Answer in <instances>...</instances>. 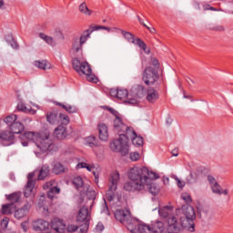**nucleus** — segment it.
<instances>
[{"instance_id": "9d476101", "label": "nucleus", "mask_w": 233, "mask_h": 233, "mask_svg": "<svg viewBox=\"0 0 233 233\" xmlns=\"http://www.w3.org/2000/svg\"><path fill=\"white\" fill-rule=\"evenodd\" d=\"M147 224L139 221V219L130 217V218L124 224V227L129 230L131 233H143L141 231V227H146Z\"/></svg>"}, {"instance_id": "4c0bfd02", "label": "nucleus", "mask_w": 233, "mask_h": 233, "mask_svg": "<svg viewBox=\"0 0 233 233\" xmlns=\"http://www.w3.org/2000/svg\"><path fill=\"white\" fill-rule=\"evenodd\" d=\"M40 39H43V41H46L47 45H50L51 46H56V42H54V38L51 36L46 35L44 33L39 34Z\"/></svg>"}, {"instance_id": "bb28decb", "label": "nucleus", "mask_w": 233, "mask_h": 233, "mask_svg": "<svg viewBox=\"0 0 233 233\" xmlns=\"http://www.w3.org/2000/svg\"><path fill=\"white\" fill-rule=\"evenodd\" d=\"M34 66H36V68H39V70H49L50 62L46 60H36L34 62Z\"/></svg>"}, {"instance_id": "1a4fd4ad", "label": "nucleus", "mask_w": 233, "mask_h": 233, "mask_svg": "<svg viewBox=\"0 0 233 233\" xmlns=\"http://www.w3.org/2000/svg\"><path fill=\"white\" fill-rule=\"evenodd\" d=\"M140 230L142 233H167L165 224L161 221L153 222L151 226L146 224L140 227Z\"/></svg>"}, {"instance_id": "8fccbe9b", "label": "nucleus", "mask_w": 233, "mask_h": 233, "mask_svg": "<svg viewBox=\"0 0 233 233\" xmlns=\"http://www.w3.org/2000/svg\"><path fill=\"white\" fill-rule=\"evenodd\" d=\"M79 229V226L76 225V224H69L66 228V231L69 233L72 232H76V230Z\"/></svg>"}, {"instance_id": "4468645a", "label": "nucleus", "mask_w": 233, "mask_h": 233, "mask_svg": "<svg viewBox=\"0 0 233 233\" xmlns=\"http://www.w3.org/2000/svg\"><path fill=\"white\" fill-rule=\"evenodd\" d=\"M0 143L3 147H10L15 143V135L11 130L0 132Z\"/></svg>"}, {"instance_id": "cd10ccee", "label": "nucleus", "mask_w": 233, "mask_h": 233, "mask_svg": "<svg viewBox=\"0 0 233 233\" xmlns=\"http://www.w3.org/2000/svg\"><path fill=\"white\" fill-rule=\"evenodd\" d=\"M49 174H50V167L44 165L39 170L38 180L43 181L45 177H48Z\"/></svg>"}, {"instance_id": "f3484780", "label": "nucleus", "mask_w": 233, "mask_h": 233, "mask_svg": "<svg viewBox=\"0 0 233 233\" xmlns=\"http://www.w3.org/2000/svg\"><path fill=\"white\" fill-rule=\"evenodd\" d=\"M33 227L36 232H39V230L41 232H50V224L44 219H37L34 222Z\"/></svg>"}, {"instance_id": "c03bdc74", "label": "nucleus", "mask_w": 233, "mask_h": 233, "mask_svg": "<svg viewBox=\"0 0 233 233\" xmlns=\"http://www.w3.org/2000/svg\"><path fill=\"white\" fill-rule=\"evenodd\" d=\"M73 185H75L76 188H81L84 185L83 178L81 177H76L73 179Z\"/></svg>"}, {"instance_id": "f8f14e48", "label": "nucleus", "mask_w": 233, "mask_h": 233, "mask_svg": "<svg viewBox=\"0 0 233 233\" xmlns=\"http://www.w3.org/2000/svg\"><path fill=\"white\" fill-rule=\"evenodd\" d=\"M107 110L111 112V114H114L115 116V120H114V130L120 135L121 132H125V128H127V125L123 123V120L121 119V116L119 113L112 107H107Z\"/></svg>"}, {"instance_id": "b1692460", "label": "nucleus", "mask_w": 233, "mask_h": 233, "mask_svg": "<svg viewBox=\"0 0 233 233\" xmlns=\"http://www.w3.org/2000/svg\"><path fill=\"white\" fill-rule=\"evenodd\" d=\"M55 137L56 139H65L68 133L66 132V127L65 126H58L54 132Z\"/></svg>"}, {"instance_id": "6e6552de", "label": "nucleus", "mask_w": 233, "mask_h": 233, "mask_svg": "<svg viewBox=\"0 0 233 233\" xmlns=\"http://www.w3.org/2000/svg\"><path fill=\"white\" fill-rule=\"evenodd\" d=\"M88 218H90V213H88V208L83 207L76 217L77 223H84L81 226L80 232L87 233L88 227H90V223L88 222Z\"/></svg>"}, {"instance_id": "338daca9", "label": "nucleus", "mask_w": 233, "mask_h": 233, "mask_svg": "<svg viewBox=\"0 0 233 233\" xmlns=\"http://www.w3.org/2000/svg\"><path fill=\"white\" fill-rule=\"evenodd\" d=\"M127 103H129V105H137V100L136 98H129Z\"/></svg>"}, {"instance_id": "c9c22d12", "label": "nucleus", "mask_w": 233, "mask_h": 233, "mask_svg": "<svg viewBox=\"0 0 233 233\" xmlns=\"http://www.w3.org/2000/svg\"><path fill=\"white\" fill-rule=\"evenodd\" d=\"M63 172H65V166L59 162L55 163L53 166V173L59 175L63 174Z\"/></svg>"}, {"instance_id": "e2e57ef3", "label": "nucleus", "mask_w": 233, "mask_h": 233, "mask_svg": "<svg viewBox=\"0 0 233 233\" xmlns=\"http://www.w3.org/2000/svg\"><path fill=\"white\" fill-rule=\"evenodd\" d=\"M172 156H174L175 157H177L179 156V149L178 148H175L171 151Z\"/></svg>"}, {"instance_id": "de8ad7c7", "label": "nucleus", "mask_w": 233, "mask_h": 233, "mask_svg": "<svg viewBox=\"0 0 233 233\" xmlns=\"http://www.w3.org/2000/svg\"><path fill=\"white\" fill-rule=\"evenodd\" d=\"M34 187H35V185L29 186L28 184H26L25 189L24 192L25 198H30V195L32 194V190H34Z\"/></svg>"}, {"instance_id": "6e6d98bb", "label": "nucleus", "mask_w": 233, "mask_h": 233, "mask_svg": "<svg viewBox=\"0 0 233 233\" xmlns=\"http://www.w3.org/2000/svg\"><path fill=\"white\" fill-rule=\"evenodd\" d=\"M139 157H140V156H139V153H137V152H134V153L130 154L131 161H137V160H139Z\"/></svg>"}, {"instance_id": "864d4df0", "label": "nucleus", "mask_w": 233, "mask_h": 233, "mask_svg": "<svg viewBox=\"0 0 233 233\" xmlns=\"http://www.w3.org/2000/svg\"><path fill=\"white\" fill-rule=\"evenodd\" d=\"M34 176H35V173H29L27 176V184L29 186L35 185V180H34Z\"/></svg>"}, {"instance_id": "2f4dec72", "label": "nucleus", "mask_w": 233, "mask_h": 233, "mask_svg": "<svg viewBox=\"0 0 233 233\" xmlns=\"http://www.w3.org/2000/svg\"><path fill=\"white\" fill-rule=\"evenodd\" d=\"M72 51L74 54H78V52H83V45L79 42V38H75L73 40Z\"/></svg>"}, {"instance_id": "69168bd1", "label": "nucleus", "mask_w": 233, "mask_h": 233, "mask_svg": "<svg viewBox=\"0 0 233 233\" xmlns=\"http://www.w3.org/2000/svg\"><path fill=\"white\" fill-rule=\"evenodd\" d=\"M9 45H11L12 48H19V46L17 45V42H15V40L9 42Z\"/></svg>"}, {"instance_id": "dca6fc26", "label": "nucleus", "mask_w": 233, "mask_h": 233, "mask_svg": "<svg viewBox=\"0 0 233 233\" xmlns=\"http://www.w3.org/2000/svg\"><path fill=\"white\" fill-rule=\"evenodd\" d=\"M32 203H34V201L27 202L21 208L16 210L15 209V218L16 219H23V218H25L28 212H30V208H32Z\"/></svg>"}, {"instance_id": "a878e982", "label": "nucleus", "mask_w": 233, "mask_h": 233, "mask_svg": "<svg viewBox=\"0 0 233 233\" xmlns=\"http://www.w3.org/2000/svg\"><path fill=\"white\" fill-rule=\"evenodd\" d=\"M46 121L50 123V125H59V116L56 111L49 112L46 114Z\"/></svg>"}, {"instance_id": "f704fd0d", "label": "nucleus", "mask_w": 233, "mask_h": 233, "mask_svg": "<svg viewBox=\"0 0 233 233\" xmlns=\"http://www.w3.org/2000/svg\"><path fill=\"white\" fill-rule=\"evenodd\" d=\"M19 120V116L17 115H9L5 118H4V121L10 127L14 125L16 121Z\"/></svg>"}, {"instance_id": "412c9836", "label": "nucleus", "mask_w": 233, "mask_h": 233, "mask_svg": "<svg viewBox=\"0 0 233 233\" xmlns=\"http://www.w3.org/2000/svg\"><path fill=\"white\" fill-rule=\"evenodd\" d=\"M98 132H99V139L101 141H106L108 139V127H106V124L100 123L97 126Z\"/></svg>"}, {"instance_id": "4be33fe9", "label": "nucleus", "mask_w": 233, "mask_h": 233, "mask_svg": "<svg viewBox=\"0 0 233 233\" xmlns=\"http://www.w3.org/2000/svg\"><path fill=\"white\" fill-rule=\"evenodd\" d=\"M172 210H174V207L172 206H165L163 208H160L158 209V214L160 216V218H162L163 219H168V218L172 217Z\"/></svg>"}, {"instance_id": "bf43d9fd", "label": "nucleus", "mask_w": 233, "mask_h": 233, "mask_svg": "<svg viewBox=\"0 0 233 233\" xmlns=\"http://www.w3.org/2000/svg\"><path fill=\"white\" fill-rule=\"evenodd\" d=\"M151 65H153V66L156 68H159V61L156 58H152Z\"/></svg>"}, {"instance_id": "a18cd8bd", "label": "nucleus", "mask_w": 233, "mask_h": 233, "mask_svg": "<svg viewBox=\"0 0 233 233\" xmlns=\"http://www.w3.org/2000/svg\"><path fill=\"white\" fill-rule=\"evenodd\" d=\"M76 168H86V170H88V172H92L94 166H90L85 162H80L76 165Z\"/></svg>"}, {"instance_id": "58836bf2", "label": "nucleus", "mask_w": 233, "mask_h": 233, "mask_svg": "<svg viewBox=\"0 0 233 233\" xmlns=\"http://www.w3.org/2000/svg\"><path fill=\"white\" fill-rule=\"evenodd\" d=\"M79 12H81V14H84L85 15H92V11L88 9V6H86V3H82L79 5Z\"/></svg>"}, {"instance_id": "72a5a7b5", "label": "nucleus", "mask_w": 233, "mask_h": 233, "mask_svg": "<svg viewBox=\"0 0 233 233\" xmlns=\"http://www.w3.org/2000/svg\"><path fill=\"white\" fill-rule=\"evenodd\" d=\"M91 34H92V29H86V31H84L82 35L78 38V42L81 43V45L83 46L84 44L86 43V41H88V38L90 37Z\"/></svg>"}, {"instance_id": "4d7b16f0", "label": "nucleus", "mask_w": 233, "mask_h": 233, "mask_svg": "<svg viewBox=\"0 0 233 233\" xmlns=\"http://www.w3.org/2000/svg\"><path fill=\"white\" fill-rule=\"evenodd\" d=\"M9 221H10V218H8L5 217V218H3V220L1 221V227H3V228H7Z\"/></svg>"}, {"instance_id": "393cba45", "label": "nucleus", "mask_w": 233, "mask_h": 233, "mask_svg": "<svg viewBox=\"0 0 233 233\" xmlns=\"http://www.w3.org/2000/svg\"><path fill=\"white\" fill-rule=\"evenodd\" d=\"M15 204L14 203H9V204H4L2 205V214L4 216H10V214H14L15 212Z\"/></svg>"}, {"instance_id": "49530a36", "label": "nucleus", "mask_w": 233, "mask_h": 233, "mask_svg": "<svg viewBox=\"0 0 233 233\" xmlns=\"http://www.w3.org/2000/svg\"><path fill=\"white\" fill-rule=\"evenodd\" d=\"M86 145L91 147V148H93V147H96V137H87L86 138Z\"/></svg>"}, {"instance_id": "a211bd4d", "label": "nucleus", "mask_w": 233, "mask_h": 233, "mask_svg": "<svg viewBox=\"0 0 233 233\" xmlns=\"http://www.w3.org/2000/svg\"><path fill=\"white\" fill-rule=\"evenodd\" d=\"M51 228L57 233H64L66 230V224L59 218H55L51 222Z\"/></svg>"}, {"instance_id": "09e8293b", "label": "nucleus", "mask_w": 233, "mask_h": 233, "mask_svg": "<svg viewBox=\"0 0 233 233\" xmlns=\"http://www.w3.org/2000/svg\"><path fill=\"white\" fill-rule=\"evenodd\" d=\"M18 120L22 125H30V123H32V118L28 116H18Z\"/></svg>"}, {"instance_id": "0eeeda50", "label": "nucleus", "mask_w": 233, "mask_h": 233, "mask_svg": "<svg viewBox=\"0 0 233 233\" xmlns=\"http://www.w3.org/2000/svg\"><path fill=\"white\" fill-rule=\"evenodd\" d=\"M119 182V172L116 171L111 174L109 178V188L106 193L107 201H114L116 191L117 190V183Z\"/></svg>"}, {"instance_id": "423d86ee", "label": "nucleus", "mask_w": 233, "mask_h": 233, "mask_svg": "<svg viewBox=\"0 0 233 233\" xmlns=\"http://www.w3.org/2000/svg\"><path fill=\"white\" fill-rule=\"evenodd\" d=\"M142 81L147 86H154V85H157L159 81V74L154 67L147 66L143 72Z\"/></svg>"}, {"instance_id": "680f3d73", "label": "nucleus", "mask_w": 233, "mask_h": 233, "mask_svg": "<svg viewBox=\"0 0 233 233\" xmlns=\"http://www.w3.org/2000/svg\"><path fill=\"white\" fill-rule=\"evenodd\" d=\"M5 41L7 43H12V41H14V36L12 35H10V34L5 35Z\"/></svg>"}, {"instance_id": "5701e85b", "label": "nucleus", "mask_w": 233, "mask_h": 233, "mask_svg": "<svg viewBox=\"0 0 233 233\" xmlns=\"http://www.w3.org/2000/svg\"><path fill=\"white\" fill-rule=\"evenodd\" d=\"M9 130L15 136V134H21L25 130V124L16 120L15 123L9 127Z\"/></svg>"}, {"instance_id": "774afa93", "label": "nucleus", "mask_w": 233, "mask_h": 233, "mask_svg": "<svg viewBox=\"0 0 233 233\" xmlns=\"http://www.w3.org/2000/svg\"><path fill=\"white\" fill-rule=\"evenodd\" d=\"M177 182L179 188H183V187H185V184H183V182L179 178H177Z\"/></svg>"}, {"instance_id": "f03ea898", "label": "nucleus", "mask_w": 233, "mask_h": 233, "mask_svg": "<svg viewBox=\"0 0 233 233\" xmlns=\"http://www.w3.org/2000/svg\"><path fill=\"white\" fill-rule=\"evenodd\" d=\"M137 134L132 127L126 126L124 131H121L119 137L110 143L111 150L113 152H119L121 156H127L129 152L128 137L132 139Z\"/></svg>"}, {"instance_id": "39448f33", "label": "nucleus", "mask_w": 233, "mask_h": 233, "mask_svg": "<svg viewBox=\"0 0 233 233\" xmlns=\"http://www.w3.org/2000/svg\"><path fill=\"white\" fill-rule=\"evenodd\" d=\"M184 216L180 217L181 230L185 228L188 232H194L196 230L194 219H196V210L191 206H187L186 208L183 207Z\"/></svg>"}, {"instance_id": "ddd939ff", "label": "nucleus", "mask_w": 233, "mask_h": 233, "mask_svg": "<svg viewBox=\"0 0 233 233\" xmlns=\"http://www.w3.org/2000/svg\"><path fill=\"white\" fill-rule=\"evenodd\" d=\"M122 35L128 41V43H132L133 45H137L139 48H141L144 52H147V44L141 40L140 38H136L134 35L130 32H127L125 30L121 31Z\"/></svg>"}, {"instance_id": "37998d69", "label": "nucleus", "mask_w": 233, "mask_h": 233, "mask_svg": "<svg viewBox=\"0 0 233 233\" xmlns=\"http://www.w3.org/2000/svg\"><path fill=\"white\" fill-rule=\"evenodd\" d=\"M128 97V91L127 89H118L116 99H126Z\"/></svg>"}, {"instance_id": "473e14b6", "label": "nucleus", "mask_w": 233, "mask_h": 233, "mask_svg": "<svg viewBox=\"0 0 233 233\" xmlns=\"http://www.w3.org/2000/svg\"><path fill=\"white\" fill-rule=\"evenodd\" d=\"M60 192H61V188H59L56 185L54 187H51L50 189H48L47 198L49 199H54V198H56V196H57V194H59Z\"/></svg>"}, {"instance_id": "3c124183", "label": "nucleus", "mask_w": 233, "mask_h": 233, "mask_svg": "<svg viewBox=\"0 0 233 233\" xmlns=\"http://www.w3.org/2000/svg\"><path fill=\"white\" fill-rule=\"evenodd\" d=\"M181 198L185 201V203H187V205H190V203H192V197H190V195L187 193L182 194Z\"/></svg>"}, {"instance_id": "9b49d317", "label": "nucleus", "mask_w": 233, "mask_h": 233, "mask_svg": "<svg viewBox=\"0 0 233 233\" xmlns=\"http://www.w3.org/2000/svg\"><path fill=\"white\" fill-rule=\"evenodd\" d=\"M166 229L167 233H180L181 232L180 218H177V216L168 217Z\"/></svg>"}, {"instance_id": "20e7f679", "label": "nucleus", "mask_w": 233, "mask_h": 233, "mask_svg": "<svg viewBox=\"0 0 233 233\" xmlns=\"http://www.w3.org/2000/svg\"><path fill=\"white\" fill-rule=\"evenodd\" d=\"M73 69L81 76H86L87 81L90 83H97V76L92 74V67L87 62H81L78 58L72 59Z\"/></svg>"}, {"instance_id": "e433bc0d", "label": "nucleus", "mask_w": 233, "mask_h": 233, "mask_svg": "<svg viewBox=\"0 0 233 233\" xmlns=\"http://www.w3.org/2000/svg\"><path fill=\"white\" fill-rule=\"evenodd\" d=\"M58 121H59L60 125L66 127V125H68V123H70V117L66 114L60 113L58 116Z\"/></svg>"}, {"instance_id": "a19ab883", "label": "nucleus", "mask_w": 233, "mask_h": 233, "mask_svg": "<svg viewBox=\"0 0 233 233\" xmlns=\"http://www.w3.org/2000/svg\"><path fill=\"white\" fill-rule=\"evenodd\" d=\"M131 139H132V143H133V145H135V147H143V137H139L137 134Z\"/></svg>"}, {"instance_id": "ea45409f", "label": "nucleus", "mask_w": 233, "mask_h": 233, "mask_svg": "<svg viewBox=\"0 0 233 233\" xmlns=\"http://www.w3.org/2000/svg\"><path fill=\"white\" fill-rule=\"evenodd\" d=\"M6 199L8 201H11V203H13V205H15V203H19V199H21V197H19V194H17V193H13V194L7 196Z\"/></svg>"}, {"instance_id": "c756f323", "label": "nucleus", "mask_w": 233, "mask_h": 233, "mask_svg": "<svg viewBox=\"0 0 233 233\" xmlns=\"http://www.w3.org/2000/svg\"><path fill=\"white\" fill-rule=\"evenodd\" d=\"M211 189L214 194H218V196H221L222 194H224V196H227L228 194V190L221 189V186H219L218 182L211 186Z\"/></svg>"}, {"instance_id": "5fc2aeb1", "label": "nucleus", "mask_w": 233, "mask_h": 233, "mask_svg": "<svg viewBox=\"0 0 233 233\" xmlns=\"http://www.w3.org/2000/svg\"><path fill=\"white\" fill-rule=\"evenodd\" d=\"M103 230H105V226L103 225V223L99 222L95 228V232L100 233L103 232Z\"/></svg>"}, {"instance_id": "603ef678", "label": "nucleus", "mask_w": 233, "mask_h": 233, "mask_svg": "<svg viewBox=\"0 0 233 233\" xmlns=\"http://www.w3.org/2000/svg\"><path fill=\"white\" fill-rule=\"evenodd\" d=\"M89 30H92V32H95V30H107V32H110V28L103 25H94L90 26Z\"/></svg>"}, {"instance_id": "052dcab7", "label": "nucleus", "mask_w": 233, "mask_h": 233, "mask_svg": "<svg viewBox=\"0 0 233 233\" xmlns=\"http://www.w3.org/2000/svg\"><path fill=\"white\" fill-rule=\"evenodd\" d=\"M117 92H118V89H111L109 94L112 97H116L117 98Z\"/></svg>"}, {"instance_id": "2eb2a0df", "label": "nucleus", "mask_w": 233, "mask_h": 233, "mask_svg": "<svg viewBox=\"0 0 233 233\" xmlns=\"http://www.w3.org/2000/svg\"><path fill=\"white\" fill-rule=\"evenodd\" d=\"M131 217L132 213H130V209L124 208L115 211V218L116 221H119L122 225L127 223Z\"/></svg>"}, {"instance_id": "6ab92c4d", "label": "nucleus", "mask_w": 233, "mask_h": 233, "mask_svg": "<svg viewBox=\"0 0 233 233\" xmlns=\"http://www.w3.org/2000/svg\"><path fill=\"white\" fill-rule=\"evenodd\" d=\"M146 99L149 103H156L159 99V92L154 87L147 88Z\"/></svg>"}, {"instance_id": "aec40b11", "label": "nucleus", "mask_w": 233, "mask_h": 233, "mask_svg": "<svg viewBox=\"0 0 233 233\" xmlns=\"http://www.w3.org/2000/svg\"><path fill=\"white\" fill-rule=\"evenodd\" d=\"M146 92V88L141 85L137 86L130 90V94L133 96V97H136L137 99H141V97L145 96Z\"/></svg>"}, {"instance_id": "13d9d810", "label": "nucleus", "mask_w": 233, "mask_h": 233, "mask_svg": "<svg viewBox=\"0 0 233 233\" xmlns=\"http://www.w3.org/2000/svg\"><path fill=\"white\" fill-rule=\"evenodd\" d=\"M208 183H210V185H211V187L213 186V185H216V183H218L217 181H216V178L214 177H212V176H208Z\"/></svg>"}, {"instance_id": "0e129e2a", "label": "nucleus", "mask_w": 233, "mask_h": 233, "mask_svg": "<svg viewBox=\"0 0 233 233\" xmlns=\"http://www.w3.org/2000/svg\"><path fill=\"white\" fill-rule=\"evenodd\" d=\"M93 175L95 177V182L99 183V173L93 171Z\"/></svg>"}, {"instance_id": "79ce46f5", "label": "nucleus", "mask_w": 233, "mask_h": 233, "mask_svg": "<svg viewBox=\"0 0 233 233\" xmlns=\"http://www.w3.org/2000/svg\"><path fill=\"white\" fill-rule=\"evenodd\" d=\"M56 186H57V182L55 179H52L46 182L43 186V188L44 190H50V188H54Z\"/></svg>"}, {"instance_id": "c85d7f7f", "label": "nucleus", "mask_w": 233, "mask_h": 233, "mask_svg": "<svg viewBox=\"0 0 233 233\" xmlns=\"http://www.w3.org/2000/svg\"><path fill=\"white\" fill-rule=\"evenodd\" d=\"M56 106L66 110V112H68V114H77V107L75 106L65 105L59 102L56 103Z\"/></svg>"}, {"instance_id": "f257e3e1", "label": "nucleus", "mask_w": 233, "mask_h": 233, "mask_svg": "<svg viewBox=\"0 0 233 233\" xmlns=\"http://www.w3.org/2000/svg\"><path fill=\"white\" fill-rule=\"evenodd\" d=\"M129 181L124 184L127 192H143L148 190L152 196L159 193V187L153 183L154 179H159V175L148 170L147 167H134L127 172Z\"/></svg>"}, {"instance_id": "7c9ffc66", "label": "nucleus", "mask_w": 233, "mask_h": 233, "mask_svg": "<svg viewBox=\"0 0 233 233\" xmlns=\"http://www.w3.org/2000/svg\"><path fill=\"white\" fill-rule=\"evenodd\" d=\"M17 110L19 112H25V114H32L33 116L35 114V109H32V107L26 106L24 103H19L17 105Z\"/></svg>"}, {"instance_id": "7ed1b4c3", "label": "nucleus", "mask_w": 233, "mask_h": 233, "mask_svg": "<svg viewBox=\"0 0 233 233\" xmlns=\"http://www.w3.org/2000/svg\"><path fill=\"white\" fill-rule=\"evenodd\" d=\"M20 139L23 147H28V141H33L41 152H46L52 146V141H50L48 136L43 137L41 135L34 132H25L21 135Z\"/></svg>"}]
</instances>
